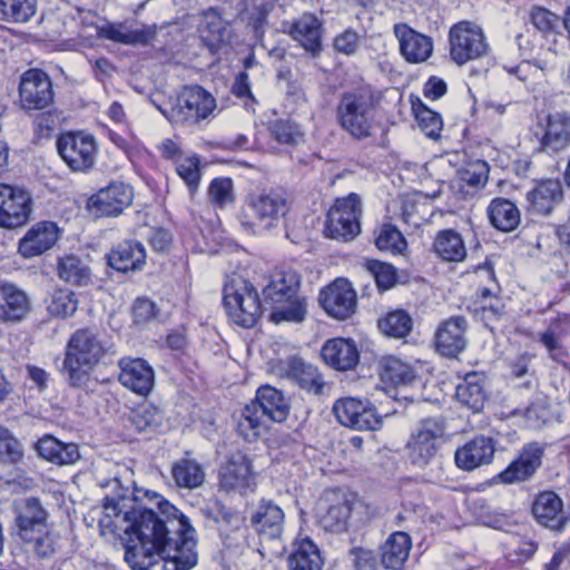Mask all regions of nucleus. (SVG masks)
I'll use <instances>...</instances> for the list:
<instances>
[{
    "mask_svg": "<svg viewBox=\"0 0 570 570\" xmlns=\"http://www.w3.org/2000/svg\"><path fill=\"white\" fill-rule=\"evenodd\" d=\"M110 491L104 499L100 527L125 538V561L132 570H190L198 562L196 530L189 519L169 502L159 503L160 517L137 504L134 472L120 465L101 484Z\"/></svg>",
    "mask_w": 570,
    "mask_h": 570,
    "instance_id": "nucleus-1",
    "label": "nucleus"
},
{
    "mask_svg": "<svg viewBox=\"0 0 570 570\" xmlns=\"http://www.w3.org/2000/svg\"><path fill=\"white\" fill-rule=\"evenodd\" d=\"M112 354V345L98 331L89 327L77 330L66 345L62 364L69 385L86 389L91 371Z\"/></svg>",
    "mask_w": 570,
    "mask_h": 570,
    "instance_id": "nucleus-2",
    "label": "nucleus"
},
{
    "mask_svg": "<svg viewBox=\"0 0 570 570\" xmlns=\"http://www.w3.org/2000/svg\"><path fill=\"white\" fill-rule=\"evenodd\" d=\"M301 277L292 269L276 271L263 289V298L273 305L271 321L302 323L307 315V298L301 294Z\"/></svg>",
    "mask_w": 570,
    "mask_h": 570,
    "instance_id": "nucleus-3",
    "label": "nucleus"
},
{
    "mask_svg": "<svg viewBox=\"0 0 570 570\" xmlns=\"http://www.w3.org/2000/svg\"><path fill=\"white\" fill-rule=\"evenodd\" d=\"M291 209L287 193L279 188H269L249 193L242 206L240 224L253 232L269 230L275 227Z\"/></svg>",
    "mask_w": 570,
    "mask_h": 570,
    "instance_id": "nucleus-4",
    "label": "nucleus"
},
{
    "mask_svg": "<svg viewBox=\"0 0 570 570\" xmlns=\"http://www.w3.org/2000/svg\"><path fill=\"white\" fill-rule=\"evenodd\" d=\"M376 115V99L368 87L342 92L336 106V120L341 128L355 139L372 135Z\"/></svg>",
    "mask_w": 570,
    "mask_h": 570,
    "instance_id": "nucleus-5",
    "label": "nucleus"
},
{
    "mask_svg": "<svg viewBox=\"0 0 570 570\" xmlns=\"http://www.w3.org/2000/svg\"><path fill=\"white\" fill-rule=\"evenodd\" d=\"M223 302L228 317L242 327H253L261 316L262 304L258 293L240 275L233 274L226 278Z\"/></svg>",
    "mask_w": 570,
    "mask_h": 570,
    "instance_id": "nucleus-6",
    "label": "nucleus"
},
{
    "mask_svg": "<svg viewBox=\"0 0 570 570\" xmlns=\"http://www.w3.org/2000/svg\"><path fill=\"white\" fill-rule=\"evenodd\" d=\"M362 212V200L357 194L337 198L326 215L325 236L342 243L353 240L361 232Z\"/></svg>",
    "mask_w": 570,
    "mask_h": 570,
    "instance_id": "nucleus-7",
    "label": "nucleus"
},
{
    "mask_svg": "<svg viewBox=\"0 0 570 570\" xmlns=\"http://www.w3.org/2000/svg\"><path fill=\"white\" fill-rule=\"evenodd\" d=\"M216 108L214 97L200 86L185 87L171 106L167 118L175 124L196 125Z\"/></svg>",
    "mask_w": 570,
    "mask_h": 570,
    "instance_id": "nucleus-8",
    "label": "nucleus"
},
{
    "mask_svg": "<svg viewBox=\"0 0 570 570\" xmlns=\"http://www.w3.org/2000/svg\"><path fill=\"white\" fill-rule=\"evenodd\" d=\"M57 150L71 170L86 173L96 164L98 144L90 134L68 131L58 138Z\"/></svg>",
    "mask_w": 570,
    "mask_h": 570,
    "instance_id": "nucleus-9",
    "label": "nucleus"
},
{
    "mask_svg": "<svg viewBox=\"0 0 570 570\" xmlns=\"http://www.w3.org/2000/svg\"><path fill=\"white\" fill-rule=\"evenodd\" d=\"M451 59L459 66L484 57L489 51L480 27L469 21L454 24L449 32Z\"/></svg>",
    "mask_w": 570,
    "mask_h": 570,
    "instance_id": "nucleus-10",
    "label": "nucleus"
},
{
    "mask_svg": "<svg viewBox=\"0 0 570 570\" xmlns=\"http://www.w3.org/2000/svg\"><path fill=\"white\" fill-rule=\"evenodd\" d=\"M332 411L337 422L358 431H377L383 417L367 399L341 397L333 404Z\"/></svg>",
    "mask_w": 570,
    "mask_h": 570,
    "instance_id": "nucleus-11",
    "label": "nucleus"
},
{
    "mask_svg": "<svg viewBox=\"0 0 570 570\" xmlns=\"http://www.w3.org/2000/svg\"><path fill=\"white\" fill-rule=\"evenodd\" d=\"M218 484L226 492L238 491L246 494L255 491L256 473L247 454L236 451L226 458L219 466Z\"/></svg>",
    "mask_w": 570,
    "mask_h": 570,
    "instance_id": "nucleus-12",
    "label": "nucleus"
},
{
    "mask_svg": "<svg viewBox=\"0 0 570 570\" xmlns=\"http://www.w3.org/2000/svg\"><path fill=\"white\" fill-rule=\"evenodd\" d=\"M444 435V425L435 420L428 419L411 433L406 449L411 462L419 466H424L435 456L438 445Z\"/></svg>",
    "mask_w": 570,
    "mask_h": 570,
    "instance_id": "nucleus-13",
    "label": "nucleus"
},
{
    "mask_svg": "<svg viewBox=\"0 0 570 570\" xmlns=\"http://www.w3.org/2000/svg\"><path fill=\"white\" fill-rule=\"evenodd\" d=\"M32 205L31 195L27 189L0 184V227L13 229L27 224Z\"/></svg>",
    "mask_w": 570,
    "mask_h": 570,
    "instance_id": "nucleus-14",
    "label": "nucleus"
},
{
    "mask_svg": "<svg viewBox=\"0 0 570 570\" xmlns=\"http://www.w3.org/2000/svg\"><path fill=\"white\" fill-rule=\"evenodd\" d=\"M55 92L48 73L29 69L20 77L19 102L23 110H42L53 102Z\"/></svg>",
    "mask_w": 570,
    "mask_h": 570,
    "instance_id": "nucleus-15",
    "label": "nucleus"
},
{
    "mask_svg": "<svg viewBox=\"0 0 570 570\" xmlns=\"http://www.w3.org/2000/svg\"><path fill=\"white\" fill-rule=\"evenodd\" d=\"M274 373L314 395L321 394L324 387V380L318 368L301 357L292 356L279 361L274 367Z\"/></svg>",
    "mask_w": 570,
    "mask_h": 570,
    "instance_id": "nucleus-16",
    "label": "nucleus"
},
{
    "mask_svg": "<svg viewBox=\"0 0 570 570\" xmlns=\"http://www.w3.org/2000/svg\"><path fill=\"white\" fill-rule=\"evenodd\" d=\"M134 198L132 188L121 181H114L89 198L88 207L102 216H118Z\"/></svg>",
    "mask_w": 570,
    "mask_h": 570,
    "instance_id": "nucleus-17",
    "label": "nucleus"
},
{
    "mask_svg": "<svg viewBox=\"0 0 570 570\" xmlns=\"http://www.w3.org/2000/svg\"><path fill=\"white\" fill-rule=\"evenodd\" d=\"M249 522L257 533L278 539L284 531L285 513L275 501L262 498L252 505Z\"/></svg>",
    "mask_w": 570,
    "mask_h": 570,
    "instance_id": "nucleus-18",
    "label": "nucleus"
},
{
    "mask_svg": "<svg viewBox=\"0 0 570 570\" xmlns=\"http://www.w3.org/2000/svg\"><path fill=\"white\" fill-rule=\"evenodd\" d=\"M118 380L122 386L140 396L148 395L155 385V372L142 358L124 357L118 362Z\"/></svg>",
    "mask_w": 570,
    "mask_h": 570,
    "instance_id": "nucleus-19",
    "label": "nucleus"
},
{
    "mask_svg": "<svg viewBox=\"0 0 570 570\" xmlns=\"http://www.w3.org/2000/svg\"><path fill=\"white\" fill-rule=\"evenodd\" d=\"M320 302L328 315L346 320L355 312L356 295L347 281L337 279L321 293Z\"/></svg>",
    "mask_w": 570,
    "mask_h": 570,
    "instance_id": "nucleus-20",
    "label": "nucleus"
},
{
    "mask_svg": "<svg viewBox=\"0 0 570 570\" xmlns=\"http://www.w3.org/2000/svg\"><path fill=\"white\" fill-rule=\"evenodd\" d=\"M399 40L400 52L410 63L425 62L433 53V40L431 37L415 31L406 23H396L393 28Z\"/></svg>",
    "mask_w": 570,
    "mask_h": 570,
    "instance_id": "nucleus-21",
    "label": "nucleus"
},
{
    "mask_svg": "<svg viewBox=\"0 0 570 570\" xmlns=\"http://www.w3.org/2000/svg\"><path fill=\"white\" fill-rule=\"evenodd\" d=\"M543 453V446L537 442L524 445L519 456L498 478L505 484L528 480L541 465Z\"/></svg>",
    "mask_w": 570,
    "mask_h": 570,
    "instance_id": "nucleus-22",
    "label": "nucleus"
},
{
    "mask_svg": "<svg viewBox=\"0 0 570 570\" xmlns=\"http://www.w3.org/2000/svg\"><path fill=\"white\" fill-rule=\"evenodd\" d=\"M60 229L56 223L39 222L19 240L18 250L24 258H32L49 250L59 239Z\"/></svg>",
    "mask_w": 570,
    "mask_h": 570,
    "instance_id": "nucleus-23",
    "label": "nucleus"
},
{
    "mask_svg": "<svg viewBox=\"0 0 570 570\" xmlns=\"http://www.w3.org/2000/svg\"><path fill=\"white\" fill-rule=\"evenodd\" d=\"M47 511L39 499L27 498L16 504L14 523L21 540H32L46 528Z\"/></svg>",
    "mask_w": 570,
    "mask_h": 570,
    "instance_id": "nucleus-24",
    "label": "nucleus"
},
{
    "mask_svg": "<svg viewBox=\"0 0 570 570\" xmlns=\"http://www.w3.org/2000/svg\"><path fill=\"white\" fill-rule=\"evenodd\" d=\"M495 452L494 441L488 436H475L455 451L454 460L459 469L473 471L490 464Z\"/></svg>",
    "mask_w": 570,
    "mask_h": 570,
    "instance_id": "nucleus-25",
    "label": "nucleus"
},
{
    "mask_svg": "<svg viewBox=\"0 0 570 570\" xmlns=\"http://www.w3.org/2000/svg\"><path fill=\"white\" fill-rule=\"evenodd\" d=\"M31 312L28 294L11 283L0 285V323L17 324Z\"/></svg>",
    "mask_w": 570,
    "mask_h": 570,
    "instance_id": "nucleus-26",
    "label": "nucleus"
},
{
    "mask_svg": "<svg viewBox=\"0 0 570 570\" xmlns=\"http://www.w3.org/2000/svg\"><path fill=\"white\" fill-rule=\"evenodd\" d=\"M466 320L453 316L444 321L435 333V345L439 353L444 356H456L466 346Z\"/></svg>",
    "mask_w": 570,
    "mask_h": 570,
    "instance_id": "nucleus-27",
    "label": "nucleus"
},
{
    "mask_svg": "<svg viewBox=\"0 0 570 570\" xmlns=\"http://www.w3.org/2000/svg\"><path fill=\"white\" fill-rule=\"evenodd\" d=\"M532 513L541 525L551 530H561L569 520L562 500L552 491L542 492L535 498Z\"/></svg>",
    "mask_w": 570,
    "mask_h": 570,
    "instance_id": "nucleus-28",
    "label": "nucleus"
},
{
    "mask_svg": "<svg viewBox=\"0 0 570 570\" xmlns=\"http://www.w3.org/2000/svg\"><path fill=\"white\" fill-rule=\"evenodd\" d=\"M107 261L109 266L117 272L139 271L146 263V250L140 242L126 239L110 249Z\"/></svg>",
    "mask_w": 570,
    "mask_h": 570,
    "instance_id": "nucleus-29",
    "label": "nucleus"
},
{
    "mask_svg": "<svg viewBox=\"0 0 570 570\" xmlns=\"http://www.w3.org/2000/svg\"><path fill=\"white\" fill-rule=\"evenodd\" d=\"M570 146V116L557 112L547 118L546 130L540 139L541 150L558 154Z\"/></svg>",
    "mask_w": 570,
    "mask_h": 570,
    "instance_id": "nucleus-30",
    "label": "nucleus"
},
{
    "mask_svg": "<svg viewBox=\"0 0 570 570\" xmlns=\"http://www.w3.org/2000/svg\"><path fill=\"white\" fill-rule=\"evenodd\" d=\"M321 355L327 365L338 371L351 370L358 362V351L354 342L342 337L326 341Z\"/></svg>",
    "mask_w": 570,
    "mask_h": 570,
    "instance_id": "nucleus-31",
    "label": "nucleus"
},
{
    "mask_svg": "<svg viewBox=\"0 0 570 570\" xmlns=\"http://www.w3.org/2000/svg\"><path fill=\"white\" fill-rule=\"evenodd\" d=\"M252 402L258 405L271 422H284L289 414V400L281 390L268 384L258 387Z\"/></svg>",
    "mask_w": 570,
    "mask_h": 570,
    "instance_id": "nucleus-32",
    "label": "nucleus"
},
{
    "mask_svg": "<svg viewBox=\"0 0 570 570\" xmlns=\"http://www.w3.org/2000/svg\"><path fill=\"white\" fill-rule=\"evenodd\" d=\"M236 420V430L239 436L247 442L257 441L269 428L271 420L250 402L240 409Z\"/></svg>",
    "mask_w": 570,
    "mask_h": 570,
    "instance_id": "nucleus-33",
    "label": "nucleus"
},
{
    "mask_svg": "<svg viewBox=\"0 0 570 570\" xmlns=\"http://www.w3.org/2000/svg\"><path fill=\"white\" fill-rule=\"evenodd\" d=\"M97 33L99 38L128 46L147 45L155 36L153 29L148 27L134 28L128 22L107 23L100 27Z\"/></svg>",
    "mask_w": 570,
    "mask_h": 570,
    "instance_id": "nucleus-34",
    "label": "nucleus"
},
{
    "mask_svg": "<svg viewBox=\"0 0 570 570\" xmlns=\"http://www.w3.org/2000/svg\"><path fill=\"white\" fill-rule=\"evenodd\" d=\"M563 197L562 185L558 179H546L527 194V199L533 209L542 215H549Z\"/></svg>",
    "mask_w": 570,
    "mask_h": 570,
    "instance_id": "nucleus-35",
    "label": "nucleus"
},
{
    "mask_svg": "<svg viewBox=\"0 0 570 570\" xmlns=\"http://www.w3.org/2000/svg\"><path fill=\"white\" fill-rule=\"evenodd\" d=\"M412 548L411 537L405 532L392 533L381 547V563L387 570H401Z\"/></svg>",
    "mask_w": 570,
    "mask_h": 570,
    "instance_id": "nucleus-36",
    "label": "nucleus"
},
{
    "mask_svg": "<svg viewBox=\"0 0 570 570\" xmlns=\"http://www.w3.org/2000/svg\"><path fill=\"white\" fill-rule=\"evenodd\" d=\"M36 450L41 458L58 465L73 464L80 459L76 444L60 442L50 435L41 438Z\"/></svg>",
    "mask_w": 570,
    "mask_h": 570,
    "instance_id": "nucleus-37",
    "label": "nucleus"
},
{
    "mask_svg": "<svg viewBox=\"0 0 570 570\" xmlns=\"http://www.w3.org/2000/svg\"><path fill=\"white\" fill-rule=\"evenodd\" d=\"M199 32L210 50H217L230 39L227 23L215 9H208L204 12Z\"/></svg>",
    "mask_w": 570,
    "mask_h": 570,
    "instance_id": "nucleus-38",
    "label": "nucleus"
},
{
    "mask_svg": "<svg viewBox=\"0 0 570 570\" xmlns=\"http://www.w3.org/2000/svg\"><path fill=\"white\" fill-rule=\"evenodd\" d=\"M289 35L298 41L302 47L312 53L321 48V23L311 13L303 14L289 29Z\"/></svg>",
    "mask_w": 570,
    "mask_h": 570,
    "instance_id": "nucleus-39",
    "label": "nucleus"
},
{
    "mask_svg": "<svg viewBox=\"0 0 570 570\" xmlns=\"http://www.w3.org/2000/svg\"><path fill=\"white\" fill-rule=\"evenodd\" d=\"M323 563L318 548L309 538L294 543L293 552L288 558L289 570H321Z\"/></svg>",
    "mask_w": 570,
    "mask_h": 570,
    "instance_id": "nucleus-40",
    "label": "nucleus"
},
{
    "mask_svg": "<svg viewBox=\"0 0 570 570\" xmlns=\"http://www.w3.org/2000/svg\"><path fill=\"white\" fill-rule=\"evenodd\" d=\"M487 212L491 224L501 232H512L520 224V212L518 207L508 199H493Z\"/></svg>",
    "mask_w": 570,
    "mask_h": 570,
    "instance_id": "nucleus-41",
    "label": "nucleus"
},
{
    "mask_svg": "<svg viewBox=\"0 0 570 570\" xmlns=\"http://www.w3.org/2000/svg\"><path fill=\"white\" fill-rule=\"evenodd\" d=\"M433 249L440 258L446 262H462L466 256L464 242L454 229L439 232L433 243Z\"/></svg>",
    "mask_w": 570,
    "mask_h": 570,
    "instance_id": "nucleus-42",
    "label": "nucleus"
},
{
    "mask_svg": "<svg viewBox=\"0 0 570 570\" xmlns=\"http://www.w3.org/2000/svg\"><path fill=\"white\" fill-rule=\"evenodd\" d=\"M48 313L56 318L66 320L77 312L79 299L69 288H55L46 299Z\"/></svg>",
    "mask_w": 570,
    "mask_h": 570,
    "instance_id": "nucleus-43",
    "label": "nucleus"
},
{
    "mask_svg": "<svg viewBox=\"0 0 570 570\" xmlns=\"http://www.w3.org/2000/svg\"><path fill=\"white\" fill-rule=\"evenodd\" d=\"M456 399L473 412L481 411L485 401V392L480 376L475 373L468 374L464 381L456 386Z\"/></svg>",
    "mask_w": 570,
    "mask_h": 570,
    "instance_id": "nucleus-44",
    "label": "nucleus"
},
{
    "mask_svg": "<svg viewBox=\"0 0 570 570\" xmlns=\"http://www.w3.org/2000/svg\"><path fill=\"white\" fill-rule=\"evenodd\" d=\"M57 273L60 279L73 285H86L90 278L89 267L75 255L61 257L57 264Z\"/></svg>",
    "mask_w": 570,
    "mask_h": 570,
    "instance_id": "nucleus-45",
    "label": "nucleus"
},
{
    "mask_svg": "<svg viewBox=\"0 0 570 570\" xmlns=\"http://www.w3.org/2000/svg\"><path fill=\"white\" fill-rule=\"evenodd\" d=\"M37 0H0V21L23 23L36 13Z\"/></svg>",
    "mask_w": 570,
    "mask_h": 570,
    "instance_id": "nucleus-46",
    "label": "nucleus"
},
{
    "mask_svg": "<svg viewBox=\"0 0 570 570\" xmlns=\"http://www.w3.org/2000/svg\"><path fill=\"white\" fill-rule=\"evenodd\" d=\"M351 514V504L347 501H342L331 505L326 512L320 517V524L327 532L343 533L347 530Z\"/></svg>",
    "mask_w": 570,
    "mask_h": 570,
    "instance_id": "nucleus-47",
    "label": "nucleus"
},
{
    "mask_svg": "<svg viewBox=\"0 0 570 570\" xmlns=\"http://www.w3.org/2000/svg\"><path fill=\"white\" fill-rule=\"evenodd\" d=\"M176 484L180 488L195 489L203 484L205 473L203 468L194 460H180L171 470Z\"/></svg>",
    "mask_w": 570,
    "mask_h": 570,
    "instance_id": "nucleus-48",
    "label": "nucleus"
},
{
    "mask_svg": "<svg viewBox=\"0 0 570 570\" xmlns=\"http://www.w3.org/2000/svg\"><path fill=\"white\" fill-rule=\"evenodd\" d=\"M412 317L403 309L387 313L379 321L380 331L390 337L403 338L412 331Z\"/></svg>",
    "mask_w": 570,
    "mask_h": 570,
    "instance_id": "nucleus-49",
    "label": "nucleus"
},
{
    "mask_svg": "<svg viewBox=\"0 0 570 570\" xmlns=\"http://www.w3.org/2000/svg\"><path fill=\"white\" fill-rule=\"evenodd\" d=\"M24 455L21 442L7 428L0 425V462L19 463Z\"/></svg>",
    "mask_w": 570,
    "mask_h": 570,
    "instance_id": "nucleus-50",
    "label": "nucleus"
},
{
    "mask_svg": "<svg viewBox=\"0 0 570 570\" xmlns=\"http://www.w3.org/2000/svg\"><path fill=\"white\" fill-rule=\"evenodd\" d=\"M163 413L153 405L136 409L130 416L132 426L138 432L155 431L163 423Z\"/></svg>",
    "mask_w": 570,
    "mask_h": 570,
    "instance_id": "nucleus-51",
    "label": "nucleus"
},
{
    "mask_svg": "<svg viewBox=\"0 0 570 570\" xmlns=\"http://www.w3.org/2000/svg\"><path fill=\"white\" fill-rule=\"evenodd\" d=\"M375 245L380 250L401 254L406 248V240L395 226L385 224L376 237Z\"/></svg>",
    "mask_w": 570,
    "mask_h": 570,
    "instance_id": "nucleus-52",
    "label": "nucleus"
},
{
    "mask_svg": "<svg viewBox=\"0 0 570 570\" xmlns=\"http://www.w3.org/2000/svg\"><path fill=\"white\" fill-rule=\"evenodd\" d=\"M419 127L426 137L436 139L443 128V120L440 114L429 109L423 104L413 106Z\"/></svg>",
    "mask_w": 570,
    "mask_h": 570,
    "instance_id": "nucleus-53",
    "label": "nucleus"
},
{
    "mask_svg": "<svg viewBox=\"0 0 570 570\" xmlns=\"http://www.w3.org/2000/svg\"><path fill=\"white\" fill-rule=\"evenodd\" d=\"M200 160L197 156H179L176 159V171L178 176L185 181L191 193H194L200 181Z\"/></svg>",
    "mask_w": 570,
    "mask_h": 570,
    "instance_id": "nucleus-54",
    "label": "nucleus"
},
{
    "mask_svg": "<svg viewBox=\"0 0 570 570\" xmlns=\"http://www.w3.org/2000/svg\"><path fill=\"white\" fill-rule=\"evenodd\" d=\"M208 196L213 204L225 207L234 202L233 181L229 178H215L208 188Z\"/></svg>",
    "mask_w": 570,
    "mask_h": 570,
    "instance_id": "nucleus-55",
    "label": "nucleus"
},
{
    "mask_svg": "<svg viewBox=\"0 0 570 570\" xmlns=\"http://www.w3.org/2000/svg\"><path fill=\"white\" fill-rule=\"evenodd\" d=\"M384 375L394 384H410L416 376L410 365L396 358L387 361Z\"/></svg>",
    "mask_w": 570,
    "mask_h": 570,
    "instance_id": "nucleus-56",
    "label": "nucleus"
},
{
    "mask_svg": "<svg viewBox=\"0 0 570 570\" xmlns=\"http://www.w3.org/2000/svg\"><path fill=\"white\" fill-rule=\"evenodd\" d=\"M272 134L281 144H296L303 137L299 126L291 120H278L272 127Z\"/></svg>",
    "mask_w": 570,
    "mask_h": 570,
    "instance_id": "nucleus-57",
    "label": "nucleus"
},
{
    "mask_svg": "<svg viewBox=\"0 0 570 570\" xmlns=\"http://www.w3.org/2000/svg\"><path fill=\"white\" fill-rule=\"evenodd\" d=\"M368 269L380 289H390L396 282L395 268L390 264L374 261L370 263Z\"/></svg>",
    "mask_w": 570,
    "mask_h": 570,
    "instance_id": "nucleus-58",
    "label": "nucleus"
},
{
    "mask_svg": "<svg viewBox=\"0 0 570 570\" xmlns=\"http://www.w3.org/2000/svg\"><path fill=\"white\" fill-rule=\"evenodd\" d=\"M489 165L483 160H476L461 173V179L469 186L479 188L488 181Z\"/></svg>",
    "mask_w": 570,
    "mask_h": 570,
    "instance_id": "nucleus-59",
    "label": "nucleus"
},
{
    "mask_svg": "<svg viewBox=\"0 0 570 570\" xmlns=\"http://www.w3.org/2000/svg\"><path fill=\"white\" fill-rule=\"evenodd\" d=\"M558 17L552 12L538 8L534 9L531 13V22L535 29L541 31L544 35H551L556 38L554 29L558 26Z\"/></svg>",
    "mask_w": 570,
    "mask_h": 570,
    "instance_id": "nucleus-60",
    "label": "nucleus"
},
{
    "mask_svg": "<svg viewBox=\"0 0 570 570\" xmlns=\"http://www.w3.org/2000/svg\"><path fill=\"white\" fill-rule=\"evenodd\" d=\"M353 564L356 570H376L377 561L372 550L364 548H354L351 550Z\"/></svg>",
    "mask_w": 570,
    "mask_h": 570,
    "instance_id": "nucleus-61",
    "label": "nucleus"
},
{
    "mask_svg": "<svg viewBox=\"0 0 570 570\" xmlns=\"http://www.w3.org/2000/svg\"><path fill=\"white\" fill-rule=\"evenodd\" d=\"M156 316V305L148 298H138L132 307V317L137 324L146 323Z\"/></svg>",
    "mask_w": 570,
    "mask_h": 570,
    "instance_id": "nucleus-62",
    "label": "nucleus"
},
{
    "mask_svg": "<svg viewBox=\"0 0 570 570\" xmlns=\"http://www.w3.org/2000/svg\"><path fill=\"white\" fill-rule=\"evenodd\" d=\"M540 342L546 346L549 351L552 360L557 362H563V360L568 356V352L564 347L559 345L554 334L552 331H547L541 334Z\"/></svg>",
    "mask_w": 570,
    "mask_h": 570,
    "instance_id": "nucleus-63",
    "label": "nucleus"
},
{
    "mask_svg": "<svg viewBox=\"0 0 570 570\" xmlns=\"http://www.w3.org/2000/svg\"><path fill=\"white\" fill-rule=\"evenodd\" d=\"M358 37L355 31L346 30L338 35L334 40V47L337 51L352 55L356 51Z\"/></svg>",
    "mask_w": 570,
    "mask_h": 570,
    "instance_id": "nucleus-64",
    "label": "nucleus"
}]
</instances>
